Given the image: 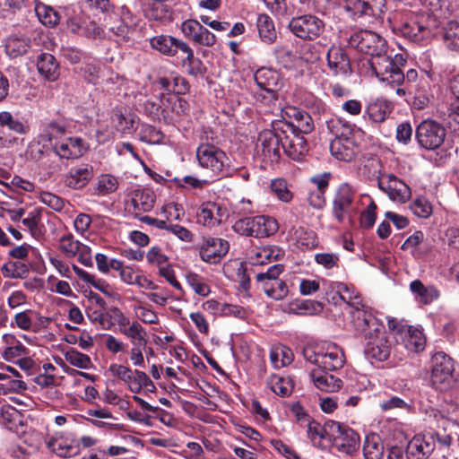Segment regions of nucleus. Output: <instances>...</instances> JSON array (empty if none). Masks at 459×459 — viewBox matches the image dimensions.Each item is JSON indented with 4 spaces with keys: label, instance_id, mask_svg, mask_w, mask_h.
I'll use <instances>...</instances> for the list:
<instances>
[{
    "label": "nucleus",
    "instance_id": "39448f33",
    "mask_svg": "<svg viewBox=\"0 0 459 459\" xmlns=\"http://www.w3.org/2000/svg\"><path fill=\"white\" fill-rule=\"evenodd\" d=\"M351 316L355 332L365 342L385 334L387 332L382 320L377 317V313L368 306H362L360 309H352Z\"/></svg>",
    "mask_w": 459,
    "mask_h": 459
},
{
    "label": "nucleus",
    "instance_id": "a211bd4d",
    "mask_svg": "<svg viewBox=\"0 0 459 459\" xmlns=\"http://www.w3.org/2000/svg\"><path fill=\"white\" fill-rule=\"evenodd\" d=\"M88 151L87 143L81 137L69 136L62 138L53 145L54 153L60 159L76 160Z\"/></svg>",
    "mask_w": 459,
    "mask_h": 459
},
{
    "label": "nucleus",
    "instance_id": "dca6fc26",
    "mask_svg": "<svg viewBox=\"0 0 459 459\" xmlns=\"http://www.w3.org/2000/svg\"><path fill=\"white\" fill-rule=\"evenodd\" d=\"M180 30L185 38L195 45L212 47L216 42V37L198 21L187 19L181 23Z\"/></svg>",
    "mask_w": 459,
    "mask_h": 459
},
{
    "label": "nucleus",
    "instance_id": "c9c22d12",
    "mask_svg": "<svg viewBox=\"0 0 459 459\" xmlns=\"http://www.w3.org/2000/svg\"><path fill=\"white\" fill-rule=\"evenodd\" d=\"M5 52L13 57H18L26 54L30 48V40L22 35H11L5 40Z\"/></svg>",
    "mask_w": 459,
    "mask_h": 459
},
{
    "label": "nucleus",
    "instance_id": "9d476101",
    "mask_svg": "<svg viewBox=\"0 0 459 459\" xmlns=\"http://www.w3.org/2000/svg\"><path fill=\"white\" fill-rule=\"evenodd\" d=\"M454 360L451 357L443 351H437L432 356L430 379L437 389H447L454 383Z\"/></svg>",
    "mask_w": 459,
    "mask_h": 459
},
{
    "label": "nucleus",
    "instance_id": "f8f14e48",
    "mask_svg": "<svg viewBox=\"0 0 459 459\" xmlns=\"http://www.w3.org/2000/svg\"><path fill=\"white\" fill-rule=\"evenodd\" d=\"M289 28L300 39L315 40L324 33L325 22L317 16L304 14L292 18Z\"/></svg>",
    "mask_w": 459,
    "mask_h": 459
},
{
    "label": "nucleus",
    "instance_id": "e2e57ef3",
    "mask_svg": "<svg viewBox=\"0 0 459 459\" xmlns=\"http://www.w3.org/2000/svg\"><path fill=\"white\" fill-rule=\"evenodd\" d=\"M275 251L270 247L257 248L250 252L248 261L253 265L264 264L273 257L276 258L278 256V254H274Z\"/></svg>",
    "mask_w": 459,
    "mask_h": 459
},
{
    "label": "nucleus",
    "instance_id": "680f3d73",
    "mask_svg": "<svg viewBox=\"0 0 459 459\" xmlns=\"http://www.w3.org/2000/svg\"><path fill=\"white\" fill-rule=\"evenodd\" d=\"M297 243L305 248L311 249L317 246L318 239L315 231L299 227L295 230Z\"/></svg>",
    "mask_w": 459,
    "mask_h": 459
},
{
    "label": "nucleus",
    "instance_id": "e433bc0d",
    "mask_svg": "<svg viewBox=\"0 0 459 459\" xmlns=\"http://www.w3.org/2000/svg\"><path fill=\"white\" fill-rule=\"evenodd\" d=\"M326 126L334 139L352 138L354 132V125L345 119L335 117L326 121Z\"/></svg>",
    "mask_w": 459,
    "mask_h": 459
},
{
    "label": "nucleus",
    "instance_id": "393cba45",
    "mask_svg": "<svg viewBox=\"0 0 459 459\" xmlns=\"http://www.w3.org/2000/svg\"><path fill=\"white\" fill-rule=\"evenodd\" d=\"M154 202L155 195L153 191L136 186L131 190L127 204L133 207V212L135 214H138L140 212H150L154 206Z\"/></svg>",
    "mask_w": 459,
    "mask_h": 459
},
{
    "label": "nucleus",
    "instance_id": "cd10ccee",
    "mask_svg": "<svg viewBox=\"0 0 459 459\" xmlns=\"http://www.w3.org/2000/svg\"><path fill=\"white\" fill-rule=\"evenodd\" d=\"M0 353L6 361H13L29 353L28 348L13 333H4L2 336Z\"/></svg>",
    "mask_w": 459,
    "mask_h": 459
},
{
    "label": "nucleus",
    "instance_id": "9b49d317",
    "mask_svg": "<svg viewBox=\"0 0 459 459\" xmlns=\"http://www.w3.org/2000/svg\"><path fill=\"white\" fill-rule=\"evenodd\" d=\"M285 115L290 121L286 118L283 120L276 121V129L280 133H290L307 134L314 130V123L310 115L295 107H290L285 111Z\"/></svg>",
    "mask_w": 459,
    "mask_h": 459
},
{
    "label": "nucleus",
    "instance_id": "6e6d98bb",
    "mask_svg": "<svg viewBox=\"0 0 459 459\" xmlns=\"http://www.w3.org/2000/svg\"><path fill=\"white\" fill-rule=\"evenodd\" d=\"M364 199H367L368 201V204L367 208L360 213L359 223L362 228L370 229L376 222L377 204L369 195H359V200L361 202H363Z\"/></svg>",
    "mask_w": 459,
    "mask_h": 459
},
{
    "label": "nucleus",
    "instance_id": "8fccbe9b",
    "mask_svg": "<svg viewBox=\"0 0 459 459\" xmlns=\"http://www.w3.org/2000/svg\"><path fill=\"white\" fill-rule=\"evenodd\" d=\"M30 272V266L22 261H9L2 266V273L6 278H25Z\"/></svg>",
    "mask_w": 459,
    "mask_h": 459
},
{
    "label": "nucleus",
    "instance_id": "338daca9",
    "mask_svg": "<svg viewBox=\"0 0 459 459\" xmlns=\"http://www.w3.org/2000/svg\"><path fill=\"white\" fill-rule=\"evenodd\" d=\"M139 138L142 142L150 143V144H157L160 143L163 140V134L151 125H143L141 127L139 133Z\"/></svg>",
    "mask_w": 459,
    "mask_h": 459
},
{
    "label": "nucleus",
    "instance_id": "2f4dec72",
    "mask_svg": "<svg viewBox=\"0 0 459 459\" xmlns=\"http://www.w3.org/2000/svg\"><path fill=\"white\" fill-rule=\"evenodd\" d=\"M359 447V436L351 429L345 430L343 435L331 444L333 453L339 452L341 455L351 456Z\"/></svg>",
    "mask_w": 459,
    "mask_h": 459
},
{
    "label": "nucleus",
    "instance_id": "a19ab883",
    "mask_svg": "<svg viewBox=\"0 0 459 459\" xmlns=\"http://www.w3.org/2000/svg\"><path fill=\"white\" fill-rule=\"evenodd\" d=\"M121 333L131 342L133 346L140 345L143 349H146L149 341L148 333L138 321H132L126 329H122Z\"/></svg>",
    "mask_w": 459,
    "mask_h": 459
},
{
    "label": "nucleus",
    "instance_id": "f257e3e1",
    "mask_svg": "<svg viewBox=\"0 0 459 459\" xmlns=\"http://www.w3.org/2000/svg\"><path fill=\"white\" fill-rule=\"evenodd\" d=\"M388 22L393 30L420 45L429 44L439 27L438 19L426 12H397L388 17Z\"/></svg>",
    "mask_w": 459,
    "mask_h": 459
},
{
    "label": "nucleus",
    "instance_id": "a18cd8bd",
    "mask_svg": "<svg viewBox=\"0 0 459 459\" xmlns=\"http://www.w3.org/2000/svg\"><path fill=\"white\" fill-rule=\"evenodd\" d=\"M271 390L282 397L289 396L293 390V383L289 377L272 375L268 379Z\"/></svg>",
    "mask_w": 459,
    "mask_h": 459
},
{
    "label": "nucleus",
    "instance_id": "0e129e2a",
    "mask_svg": "<svg viewBox=\"0 0 459 459\" xmlns=\"http://www.w3.org/2000/svg\"><path fill=\"white\" fill-rule=\"evenodd\" d=\"M186 283L192 288L195 293L205 297L211 292L209 285L204 279L197 273H188L186 275Z\"/></svg>",
    "mask_w": 459,
    "mask_h": 459
},
{
    "label": "nucleus",
    "instance_id": "5701e85b",
    "mask_svg": "<svg viewBox=\"0 0 459 459\" xmlns=\"http://www.w3.org/2000/svg\"><path fill=\"white\" fill-rule=\"evenodd\" d=\"M385 0H372L371 3L363 0H346L344 9L353 19L364 15L380 16L384 11Z\"/></svg>",
    "mask_w": 459,
    "mask_h": 459
},
{
    "label": "nucleus",
    "instance_id": "5fc2aeb1",
    "mask_svg": "<svg viewBox=\"0 0 459 459\" xmlns=\"http://www.w3.org/2000/svg\"><path fill=\"white\" fill-rule=\"evenodd\" d=\"M443 39L447 49L459 52V22L451 21L447 23Z\"/></svg>",
    "mask_w": 459,
    "mask_h": 459
},
{
    "label": "nucleus",
    "instance_id": "de8ad7c7",
    "mask_svg": "<svg viewBox=\"0 0 459 459\" xmlns=\"http://www.w3.org/2000/svg\"><path fill=\"white\" fill-rule=\"evenodd\" d=\"M35 13L39 21L45 26L54 27L60 21L58 13L51 6L44 4H36Z\"/></svg>",
    "mask_w": 459,
    "mask_h": 459
},
{
    "label": "nucleus",
    "instance_id": "c03bdc74",
    "mask_svg": "<svg viewBox=\"0 0 459 459\" xmlns=\"http://www.w3.org/2000/svg\"><path fill=\"white\" fill-rule=\"evenodd\" d=\"M270 359L275 368H281L293 361V352L284 345H277L271 349Z\"/></svg>",
    "mask_w": 459,
    "mask_h": 459
},
{
    "label": "nucleus",
    "instance_id": "864d4df0",
    "mask_svg": "<svg viewBox=\"0 0 459 459\" xmlns=\"http://www.w3.org/2000/svg\"><path fill=\"white\" fill-rule=\"evenodd\" d=\"M118 186L117 178L110 174H101L97 178L95 190L98 195L104 196L114 193Z\"/></svg>",
    "mask_w": 459,
    "mask_h": 459
},
{
    "label": "nucleus",
    "instance_id": "0eeeda50",
    "mask_svg": "<svg viewBox=\"0 0 459 459\" xmlns=\"http://www.w3.org/2000/svg\"><path fill=\"white\" fill-rule=\"evenodd\" d=\"M198 165L215 177L223 176L230 168L226 152L212 143H201L195 151Z\"/></svg>",
    "mask_w": 459,
    "mask_h": 459
},
{
    "label": "nucleus",
    "instance_id": "aec40b11",
    "mask_svg": "<svg viewBox=\"0 0 459 459\" xmlns=\"http://www.w3.org/2000/svg\"><path fill=\"white\" fill-rule=\"evenodd\" d=\"M137 25V18L126 7H122L120 19L108 28L115 40L128 42Z\"/></svg>",
    "mask_w": 459,
    "mask_h": 459
},
{
    "label": "nucleus",
    "instance_id": "a878e982",
    "mask_svg": "<svg viewBox=\"0 0 459 459\" xmlns=\"http://www.w3.org/2000/svg\"><path fill=\"white\" fill-rule=\"evenodd\" d=\"M282 151L290 159L300 160L308 152L307 140L299 134L285 133L282 135Z\"/></svg>",
    "mask_w": 459,
    "mask_h": 459
},
{
    "label": "nucleus",
    "instance_id": "1a4fd4ad",
    "mask_svg": "<svg viewBox=\"0 0 459 459\" xmlns=\"http://www.w3.org/2000/svg\"><path fill=\"white\" fill-rule=\"evenodd\" d=\"M348 45L359 52L370 56L371 58L387 51L385 39L369 30H360L351 33L348 39Z\"/></svg>",
    "mask_w": 459,
    "mask_h": 459
},
{
    "label": "nucleus",
    "instance_id": "473e14b6",
    "mask_svg": "<svg viewBox=\"0 0 459 459\" xmlns=\"http://www.w3.org/2000/svg\"><path fill=\"white\" fill-rule=\"evenodd\" d=\"M398 331L404 333L403 342L408 351L420 352L425 349L426 338L420 329L411 325H403Z\"/></svg>",
    "mask_w": 459,
    "mask_h": 459
},
{
    "label": "nucleus",
    "instance_id": "774afa93",
    "mask_svg": "<svg viewBox=\"0 0 459 459\" xmlns=\"http://www.w3.org/2000/svg\"><path fill=\"white\" fill-rule=\"evenodd\" d=\"M147 18L163 22L170 18V12L163 2L155 1L146 11Z\"/></svg>",
    "mask_w": 459,
    "mask_h": 459
},
{
    "label": "nucleus",
    "instance_id": "052dcab7",
    "mask_svg": "<svg viewBox=\"0 0 459 459\" xmlns=\"http://www.w3.org/2000/svg\"><path fill=\"white\" fill-rule=\"evenodd\" d=\"M64 356L66 361L76 368L88 369L91 367V358L74 348H69Z\"/></svg>",
    "mask_w": 459,
    "mask_h": 459
},
{
    "label": "nucleus",
    "instance_id": "4d7b16f0",
    "mask_svg": "<svg viewBox=\"0 0 459 459\" xmlns=\"http://www.w3.org/2000/svg\"><path fill=\"white\" fill-rule=\"evenodd\" d=\"M307 434L315 446L325 450L324 425L314 420H308Z\"/></svg>",
    "mask_w": 459,
    "mask_h": 459
},
{
    "label": "nucleus",
    "instance_id": "7c9ffc66",
    "mask_svg": "<svg viewBox=\"0 0 459 459\" xmlns=\"http://www.w3.org/2000/svg\"><path fill=\"white\" fill-rule=\"evenodd\" d=\"M392 109L393 106L389 100L378 98L367 105L363 118L368 117L372 123L380 124L386 119Z\"/></svg>",
    "mask_w": 459,
    "mask_h": 459
},
{
    "label": "nucleus",
    "instance_id": "423d86ee",
    "mask_svg": "<svg viewBox=\"0 0 459 459\" xmlns=\"http://www.w3.org/2000/svg\"><path fill=\"white\" fill-rule=\"evenodd\" d=\"M277 221L270 216L256 215L237 220L232 225L235 233L250 238H266L278 230Z\"/></svg>",
    "mask_w": 459,
    "mask_h": 459
},
{
    "label": "nucleus",
    "instance_id": "58836bf2",
    "mask_svg": "<svg viewBox=\"0 0 459 459\" xmlns=\"http://www.w3.org/2000/svg\"><path fill=\"white\" fill-rule=\"evenodd\" d=\"M410 290L416 299L423 304H429L439 297V291L432 285L425 286L420 280L410 283Z\"/></svg>",
    "mask_w": 459,
    "mask_h": 459
},
{
    "label": "nucleus",
    "instance_id": "20e7f679",
    "mask_svg": "<svg viewBox=\"0 0 459 459\" xmlns=\"http://www.w3.org/2000/svg\"><path fill=\"white\" fill-rule=\"evenodd\" d=\"M406 59L403 55L396 54L394 57L387 51L376 57L370 58V66L376 76L382 82L389 84H401L404 82V74L402 67Z\"/></svg>",
    "mask_w": 459,
    "mask_h": 459
},
{
    "label": "nucleus",
    "instance_id": "37998d69",
    "mask_svg": "<svg viewBox=\"0 0 459 459\" xmlns=\"http://www.w3.org/2000/svg\"><path fill=\"white\" fill-rule=\"evenodd\" d=\"M48 447L57 456L66 458L75 456L79 452V447L73 441L63 437L55 438L48 443Z\"/></svg>",
    "mask_w": 459,
    "mask_h": 459
},
{
    "label": "nucleus",
    "instance_id": "72a5a7b5",
    "mask_svg": "<svg viewBox=\"0 0 459 459\" xmlns=\"http://www.w3.org/2000/svg\"><path fill=\"white\" fill-rule=\"evenodd\" d=\"M39 73L48 81H56L59 76V65L55 56L49 53H42L37 60Z\"/></svg>",
    "mask_w": 459,
    "mask_h": 459
},
{
    "label": "nucleus",
    "instance_id": "b1692460",
    "mask_svg": "<svg viewBox=\"0 0 459 459\" xmlns=\"http://www.w3.org/2000/svg\"><path fill=\"white\" fill-rule=\"evenodd\" d=\"M392 344L388 333L381 334L366 341L365 353L368 358L375 361H385L391 354Z\"/></svg>",
    "mask_w": 459,
    "mask_h": 459
},
{
    "label": "nucleus",
    "instance_id": "7ed1b4c3",
    "mask_svg": "<svg viewBox=\"0 0 459 459\" xmlns=\"http://www.w3.org/2000/svg\"><path fill=\"white\" fill-rule=\"evenodd\" d=\"M65 131V126L57 121L41 124L38 135L28 145V155L33 160H40L48 150H53V145L62 139Z\"/></svg>",
    "mask_w": 459,
    "mask_h": 459
},
{
    "label": "nucleus",
    "instance_id": "ea45409f",
    "mask_svg": "<svg viewBox=\"0 0 459 459\" xmlns=\"http://www.w3.org/2000/svg\"><path fill=\"white\" fill-rule=\"evenodd\" d=\"M182 47L183 50L181 52L186 55V57L182 59L183 66L186 67L190 75L203 76L206 72V67L201 59L195 56L194 50L187 43Z\"/></svg>",
    "mask_w": 459,
    "mask_h": 459
},
{
    "label": "nucleus",
    "instance_id": "ddd939ff",
    "mask_svg": "<svg viewBox=\"0 0 459 459\" xmlns=\"http://www.w3.org/2000/svg\"><path fill=\"white\" fill-rule=\"evenodd\" d=\"M445 137V128L434 120H424L417 126L416 139L426 150L437 149L444 143Z\"/></svg>",
    "mask_w": 459,
    "mask_h": 459
},
{
    "label": "nucleus",
    "instance_id": "4be33fe9",
    "mask_svg": "<svg viewBox=\"0 0 459 459\" xmlns=\"http://www.w3.org/2000/svg\"><path fill=\"white\" fill-rule=\"evenodd\" d=\"M326 59L327 67L333 75L345 77L351 73V60L344 48L332 46Z\"/></svg>",
    "mask_w": 459,
    "mask_h": 459
},
{
    "label": "nucleus",
    "instance_id": "bf43d9fd",
    "mask_svg": "<svg viewBox=\"0 0 459 459\" xmlns=\"http://www.w3.org/2000/svg\"><path fill=\"white\" fill-rule=\"evenodd\" d=\"M262 290L269 298L275 300H282L289 293L286 282L281 279L272 281L270 284H265Z\"/></svg>",
    "mask_w": 459,
    "mask_h": 459
},
{
    "label": "nucleus",
    "instance_id": "bb28decb",
    "mask_svg": "<svg viewBox=\"0 0 459 459\" xmlns=\"http://www.w3.org/2000/svg\"><path fill=\"white\" fill-rule=\"evenodd\" d=\"M331 154L337 160L350 162L359 152V146L354 138L333 139L330 143Z\"/></svg>",
    "mask_w": 459,
    "mask_h": 459
},
{
    "label": "nucleus",
    "instance_id": "6e6552de",
    "mask_svg": "<svg viewBox=\"0 0 459 459\" xmlns=\"http://www.w3.org/2000/svg\"><path fill=\"white\" fill-rule=\"evenodd\" d=\"M356 189L348 183L341 184L333 196V215L338 222L351 221L358 212Z\"/></svg>",
    "mask_w": 459,
    "mask_h": 459
},
{
    "label": "nucleus",
    "instance_id": "09e8293b",
    "mask_svg": "<svg viewBox=\"0 0 459 459\" xmlns=\"http://www.w3.org/2000/svg\"><path fill=\"white\" fill-rule=\"evenodd\" d=\"M270 189L273 195L282 203H290L293 199V194L286 179L277 178L272 179Z\"/></svg>",
    "mask_w": 459,
    "mask_h": 459
},
{
    "label": "nucleus",
    "instance_id": "13d9d810",
    "mask_svg": "<svg viewBox=\"0 0 459 459\" xmlns=\"http://www.w3.org/2000/svg\"><path fill=\"white\" fill-rule=\"evenodd\" d=\"M284 272V265L281 264H275L270 266L266 272L259 273L255 275L256 282L261 289L264 288L265 284H270L272 281L279 280V276Z\"/></svg>",
    "mask_w": 459,
    "mask_h": 459
},
{
    "label": "nucleus",
    "instance_id": "6ab92c4d",
    "mask_svg": "<svg viewBox=\"0 0 459 459\" xmlns=\"http://www.w3.org/2000/svg\"><path fill=\"white\" fill-rule=\"evenodd\" d=\"M379 188L387 194L389 198L394 202L403 204L407 202L411 195L410 187L396 176L393 174H384L378 179Z\"/></svg>",
    "mask_w": 459,
    "mask_h": 459
},
{
    "label": "nucleus",
    "instance_id": "f3484780",
    "mask_svg": "<svg viewBox=\"0 0 459 459\" xmlns=\"http://www.w3.org/2000/svg\"><path fill=\"white\" fill-rule=\"evenodd\" d=\"M230 243L223 238H204L199 247L201 259L208 264H217L228 254Z\"/></svg>",
    "mask_w": 459,
    "mask_h": 459
},
{
    "label": "nucleus",
    "instance_id": "f03ea898",
    "mask_svg": "<svg viewBox=\"0 0 459 459\" xmlns=\"http://www.w3.org/2000/svg\"><path fill=\"white\" fill-rule=\"evenodd\" d=\"M303 356L307 362L329 371L342 368L345 362L342 349L336 343L330 342L306 346L303 349Z\"/></svg>",
    "mask_w": 459,
    "mask_h": 459
},
{
    "label": "nucleus",
    "instance_id": "49530a36",
    "mask_svg": "<svg viewBox=\"0 0 459 459\" xmlns=\"http://www.w3.org/2000/svg\"><path fill=\"white\" fill-rule=\"evenodd\" d=\"M363 452L365 459H380L383 454V446L377 434L366 436Z\"/></svg>",
    "mask_w": 459,
    "mask_h": 459
},
{
    "label": "nucleus",
    "instance_id": "f704fd0d",
    "mask_svg": "<svg viewBox=\"0 0 459 459\" xmlns=\"http://www.w3.org/2000/svg\"><path fill=\"white\" fill-rule=\"evenodd\" d=\"M0 127L6 128L17 134H26L30 131V126L26 121L19 117L18 115L5 110L0 112Z\"/></svg>",
    "mask_w": 459,
    "mask_h": 459
},
{
    "label": "nucleus",
    "instance_id": "69168bd1",
    "mask_svg": "<svg viewBox=\"0 0 459 459\" xmlns=\"http://www.w3.org/2000/svg\"><path fill=\"white\" fill-rule=\"evenodd\" d=\"M411 212L422 219L429 218L433 212L431 203L425 197L416 198L411 204Z\"/></svg>",
    "mask_w": 459,
    "mask_h": 459
},
{
    "label": "nucleus",
    "instance_id": "c85d7f7f",
    "mask_svg": "<svg viewBox=\"0 0 459 459\" xmlns=\"http://www.w3.org/2000/svg\"><path fill=\"white\" fill-rule=\"evenodd\" d=\"M151 47L159 51L160 54L174 56L178 51L183 50V45H186V42L169 35H158L150 39Z\"/></svg>",
    "mask_w": 459,
    "mask_h": 459
},
{
    "label": "nucleus",
    "instance_id": "2eb2a0df",
    "mask_svg": "<svg viewBox=\"0 0 459 459\" xmlns=\"http://www.w3.org/2000/svg\"><path fill=\"white\" fill-rule=\"evenodd\" d=\"M254 78L260 90L266 93V95H263V99L267 103L277 100V92L282 85L281 76L277 71L262 67L256 70Z\"/></svg>",
    "mask_w": 459,
    "mask_h": 459
},
{
    "label": "nucleus",
    "instance_id": "79ce46f5",
    "mask_svg": "<svg viewBox=\"0 0 459 459\" xmlns=\"http://www.w3.org/2000/svg\"><path fill=\"white\" fill-rule=\"evenodd\" d=\"M321 302L312 299H296L289 306L288 311L299 315H315L322 312Z\"/></svg>",
    "mask_w": 459,
    "mask_h": 459
},
{
    "label": "nucleus",
    "instance_id": "3c124183",
    "mask_svg": "<svg viewBox=\"0 0 459 459\" xmlns=\"http://www.w3.org/2000/svg\"><path fill=\"white\" fill-rule=\"evenodd\" d=\"M347 429H350V428L340 422L334 420L325 421L324 424L325 449L330 448L331 444L333 443L337 437L343 435Z\"/></svg>",
    "mask_w": 459,
    "mask_h": 459
},
{
    "label": "nucleus",
    "instance_id": "4c0bfd02",
    "mask_svg": "<svg viewBox=\"0 0 459 459\" xmlns=\"http://www.w3.org/2000/svg\"><path fill=\"white\" fill-rule=\"evenodd\" d=\"M256 27L261 40L266 44H273L277 39L273 19L265 13H261L256 19Z\"/></svg>",
    "mask_w": 459,
    "mask_h": 459
},
{
    "label": "nucleus",
    "instance_id": "c756f323",
    "mask_svg": "<svg viewBox=\"0 0 459 459\" xmlns=\"http://www.w3.org/2000/svg\"><path fill=\"white\" fill-rule=\"evenodd\" d=\"M316 368L310 372V377L314 385L320 391L332 393L338 391L342 385V381L335 376Z\"/></svg>",
    "mask_w": 459,
    "mask_h": 459
},
{
    "label": "nucleus",
    "instance_id": "412c9836",
    "mask_svg": "<svg viewBox=\"0 0 459 459\" xmlns=\"http://www.w3.org/2000/svg\"><path fill=\"white\" fill-rule=\"evenodd\" d=\"M94 169L89 163H81L72 167L65 175V186L74 190L84 188L93 178Z\"/></svg>",
    "mask_w": 459,
    "mask_h": 459
},
{
    "label": "nucleus",
    "instance_id": "603ef678",
    "mask_svg": "<svg viewBox=\"0 0 459 459\" xmlns=\"http://www.w3.org/2000/svg\"><path fill=\"white\" fill-rule=\"evenodd\" d=\"M337 292L340 298L348 305L352 307V309H360L362 306L360 296L355 291L352 287L348 286L342 282H337Z\"/></svg>",
    "mask_w": 459,
    "mask_h": 459
},
{
    "label": "nucleus",
    "instance_id": "4468645a",
    "mask_svg": "<svg viewBox=\"0 0 459 459\" xmlns=\"http://www.w3.org/2000/svg\"><path fill=\"white\" fill-rule=\"evenodd\" d=\"M272 130H265L259 134L257 146L258 152H261L264 159L271 163L277 162L281 158V151L282 150V135L276 129V121L272 125Z\"/></svg>",
    "mask_w": 459,
    "mask_h": 459
}]
</instances>
